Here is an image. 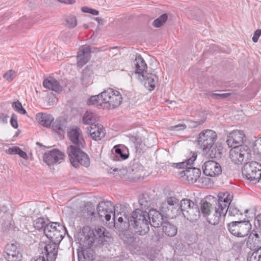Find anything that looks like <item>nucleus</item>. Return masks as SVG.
<instances>
[{
    "instance_id": "nucleus-1",
    "label": "nucleus",
    "mask_w": 261,
    "mask_h": 261,
    "mask_svg": "<svg viewBox=\"0 0 261 261\" xmlns=\"http://www.w3.org/2000/svg\"><path fill=\"white\" fill-rule=\"evenodd\" d=\"M217 140V135L215 131L206 129L201 131L196 139L199 148L211 159H219L221 158V149L217 147L215 143Z\"/></svg>"
},
{
    "instance_id": "nucleus-2",
    "label": "nucleus",
    "mask_w": 261,
    "mask_h": 261,
    "mask_svg": "<svg viewBox=\"0 0 261 261\" xmlns=\"http://www.w3.org/2000/svg\"><path fill=\"white\" fill-rule=\"evenodd\" d=\"M219 211L217 210L216 216H213L210 218V221L214 224H219L227 213L231 217H239L242 215V213L235 205L230 204L231 198L228 192L219 193Z\"/></svg>"
},
{
    "instance_id": "nucleus-3",
    "label": "nucleus",
    "mask_w": 261,
    "mask_h": 261,
    "mask_svg": "<svg viewBox=\"0 0 261 261\" xmlns=\"http://www.w3.org/2000/svg\"><path fill=\"white\" fill-rule=\"evenodd\" d=\"M148 217V212L137 208L128 218H125L136 234L144 236L149 231L150 220Z\"/></svg>"
},
{
    "instance_id": "nucleus-4",
    "label": "nucleus",
    "mask_w": 261,
    "mask_h": 261,
    "mask_svg": "<svg viewBox=\"0 0 261 261\" xmlns=\"http://www.w3.org/2000/svg\"><path fill=\"white\" fill-rule=\"evenodd\" d=\"M248 248L254 251L248 253L247 261H261V220L257 219L254 228L248 237L246 243Z\"/></svg>"
},
{
    "instance_id": "nucleus-5",
    "label": "nucleus",
    "mask_w": 261,
    "mask_h": 261,
    "mask_svg": "<svg viewBox=\"0 0 261 261\" xmlns=\"http://www.w3.org/2000/svg\"><path fill=\"white\" fill-rule=\"evenodd\" d=\"M135 73L138 78L144 83L145 87L149 91H152L158 81V76L153 73L147 72V66L140 55H137L134 61Z\"/></svg>"
},
{
    "instance_id": "nucleus-6",
    "label": "nucleus",
    "mask_w": 261,
    "mask_h": 261,
    "mask_svg": "<svg viewBox=\"0 0 261 261\" xmlns=\"http://www.w3.org/2000/svg\"><path fill=\"white\" fill-rule=\"evenodd\" d=\"M81 148L70 145L67 149L70 163L76 168H79L80 165L88 167L90 164L88 154L82 151Z\"/></svg>"
},
{
    "instance_id": "nucleus-7",
    "label": "nucleus",
    "mask_w": 261,
    "mask_h": 261,
    "mask_svg": "<svg viewBox=\"0 0 261 261\" xmlns=\"http://www.w3.org/2000/svg\"><path fill=\"white\" fill-rule=\"evenodd\" d=\"M83 233L85 238L83 243L88 246H92L95 240L103 242L105 238H110L111 234L103 226H97L95 229H91L89 227H84Z\"/></svg>"
},
{
    "instance_id": "nucleus-8",
    "label": "nucleus",
    "mask_w": 261,
    "mask_h": 261,
    "mask_svg": "<svg viewBox=\"0 0 261 261\" xmlns=\"http://www.w3.org/2000/svg\"><path fill=\"white\" fill-rule=\"evenodd\" d=\"M101 96L104 101L102 103L103 109H115L122 102V96L120 92L111 88L102 92Z\"/></svg>"
},
{
    "instance_id": "nucleus-9",
    "label": "nucleus",
    "mask_w": 261,
    "mask_h": 261,
    "mask_svg": "<svg viewBox=\"0 0 261 261\" xmlns=\"http://www.w3.org/2000/svg\"><path fill=\"white\" fill-rule=\"evenodd\" d=\"M231 148L229 157L234 164L241 165L251 159L252 155L248 146L239 145Z\"/></svg>"
},
{
    "instance_id": "nucleus-10",
    "label": "nucleus",
    "mask_w": 261,
    "mask_h": 261,
    "mask_svg": "<svg viewBox=\"0 0 261 261\" xmlns=\"http://www.w3.org/2000/svg\"><path fill=\"white\" fill-rule=\"evenodd\" d=\"M227 227L231 234L238 238L246 237L252 228V225L248 220L232 221L227 224Z\"/></svg>"
},
{
    "instance_id": "nucleus-11",
    "label": "nucleus",
    "mask_w": 261,
    "mask_h": 261,
    "mask_svg": "<svg viewBox=\"0 0 261 261\" xmlns=\"http://www.w3.org/2000/svg\"><path fill=\"white\" fill-rule=\"evenodd\" d=\"M179 200L175 197H168L165 202H163L160 210L165 216L174 217L179 215Z\"/></svg>"
},
{
    "instance_id": "nucleus-12",
    "label": "nucleus",
    "mask_w": 261,
    "mask_h": 261,
    "mask_svg": "<svg viewBox=\"0 0 261 261\" xmlns=\"http://www.w3.org/2000/svg\"><path fill=\"white\" fill-rule=\"evenodd\" d=\"M242 173L247 179L258 182L261 178V164L256 162L246 163Z\"/></svg>"
},
{
    "instance_id": "nucleus-13",
    "label": "nucleus",
    "mask_w": 261,
    "mask_h": 261,
    "mask_svg": "<svg viewBox=\"0 0 261 261\" xmlns=\"http://www.w3.org/2000/svg\"><path fill=\"white\" fill-rule=\"evenodd\" d=\"M7 261H21L22 259V249L17 243L8 244L3 255Z\"/></svg>"
},
{
    "instance_id": "nucleus-14",
    "label": "nucleus",
    "mask_w": 261,
    "mask_h": 261,
    "mask_svg": "<svg viewBox=\"0 0 261 261\" xmlns=\"http://www.w3.org/2000/svg\"><path fill=\"white\" fill-rule=\"evenodd\" d=\"M200 206L199 208L200 215H201L203 217L206 219L207 221L212 225H216L217 224H214L210 221V218L212 216H216V212L219 207V199L214 206L212 203L208 202L206 201L201 200L200 203Z\"/></svg>"
},
{
    "instance_id": "nucleus-15",
    "label": "nucleus",
    "mask_w": 261,
    "mask_h": 261,
    "mask_svg": "<svg viewBox=\"0 0 261 261\" xmlns=\"http://www.w3.org/2000/svg\"><path fill=\"white\" fill-rule=\"evenodd\" d=\"M65 158L64 152L59 149H54L45 152L43 155L44 162L49 166L60 164Z\"/></svg>"
},
{
    "instance_id": "nucleus-16",
    "label": "nucleus",
    "mask_w": 261,
    "mask_h": 261,
    "mask_svg": "<svg viewBox=\"0 0 261 261\" xmlns=\"http://www.w3.org/2000/svg\"><path fill=\"white\" fill-rule=\"evenodd\" d=\"M113 210H115V207L110 201H102L99 203L97 207L98 216L102 221L105 219L109 221L111 219Z\"/></svg>"
},
{
    "instance_id": "nucleus-17",
    "label": "nucleus",
    "mask_w": 261,
    "mask_h": 261,
    "mask_svg": "<svg viewBox=\"0 0 261 261\" xmlns=\"http://www.w3.org/2000/svg\"><path fill=\"white\" fill-rule=\"evenodd\" d=\"M58 243L49 240L43 244L42 253L47 261H55L58 254Z\"/></svg>"
},
{
    "instance_id": "nucleus-18",
    "label": "nucleus",
    "mask_w": 261,
    "mask_h": 261,
    "mask_svg": "<svg viewBox=\"0 0 261 261\" xmlns=\"http://www.w3.org/2000/svg\"><path fill=\"white\" fill-rule=\"evenodd\" d=\"M182 180H186L189 183H194L199 178L201 170L199 168L189 167L179 173Z\"/></svg>"
},
{
    "instance_id": "nucleus-19",
    "label": "nucleus",
    "mask_w": 261,
    "mask_h": 261,
    "mask_svg": "<svg viewBox=\"0 0 261 261\" xmlns=\"http://www.w3.org/2000/svg\"><path fill=\"white\" fill-rule=\"evenodd\" d=\"M203 173L208 176H218L222 172L220 165L213 161H208L202 166Z\"/></svg>"
},
{
    "instance_id": "nucleus-20",
    "label": "nucleus",
    "mask_w": 261,
    "mask_h": 261,
    "mask_svg": "<svg viewBox=\"0 0 261 261\" xmlns=\"http://www.w3.org/2000/svg\"><path fill=\"white\" fill-rule=\"evenodd\" d=\"M245 138V135L243 131L236 130L230 133L227 136L226 142L229 147H231L241 145V143H243Z\"/></svg>"
},
{
    "instance_id": "nucleus-21",
    "label": "nucleus",
    "mask_w": 261,
    "mask_h": 261,
    "mask_svg": "<svg viewBox=\"0 0 261 261\" xmlns=\"http://www.w3.org/2000/svg\"><path fill=\"white\" fill-rule=\"evenodd\" d=\"M160 212L152 208L148 212V217L150 220V226L154 227H159L163 225V223L165 222L164 221V216L166 218L168 216H165L161 211Z\"/></svg>"
},
{
    "instance_id": "nucleus-22",
    "label": "nucleus",
    "mask_w": 261,
    "mask_h": 261,
    "mask_svg": "<svg viewBox=\"0 0 261 261\" xmlns=\"http://www.w3.org/2000/svg\"><path fill=\"white\" fill-rule=\"evenodd\" d=\"M91 48L90 46H82L76 57L77 66L82 68L87 64L91 58Z\"/></svg>"
},
{
    "instance_id": "nucleus-23",
    "label": "nucleus",
    "mask_w": 261,
    "mask_h": 261,
    "mask_svg": "<svg viewBox=\"0 0 261 261\" xmlns=\"http://www.w3.org/2000/svg\"><path fill=\"white\" fill-rule=\"evenodd\" d=\"M91 246L83 243L81 251L77 252L79 261H93L95 259V252Z\"/></svg>"
},
{
    "instance_id": "nucleus-24",
    "label": "nucleus",
    "mask_w": 261,
    "mask_h": 261,
    "mask_svg": "<svg viewBox=\"0 0 261 261\" xmlns=\"http://www.w3.org/2000/svg\"><path fill=\"white\" fill-rule=\"evenodd\" d=\"M87 129L91 137L95 141L100 140L105 136V130L101 125L91 124Z\"/></svg>"
},
{
    "instance_id": "nucleus-25",
    "label": "nucleus",
    "mask_w": 261,
    "mask_h": 261,
    "mask_svg": "<svg viewBox=\"0 0 261 261\" xmlns=\"http://www.w3.org/2000/svg\"><path fill=\"white\" fill-rule=\"evenodd\" d=\"M81 133V129L77 127L72 129L68 133V136L71 141L75 145V147L84 148V141L83 139L80 138Z\"/></svg>"
},
{
    "instance_id": "nucleus-26",
    "label": "nucleus",
    "mask_w": 261,
    "mask_h": 261,
    "mask_svg": "<svg viewBox=\"0 0 261 261\" xmlns=\"http://www.w3.org/2000/svg\"><path fill=\"white\" fill-rule=\"evenodd\" d=\"M36 118L38 123L45 127H50L54 120V118L51 115L45 113H37Z\"/></svg>"
},
{
    "instance_id": "nucleus-27",
    "label": "nucleus",
    "mask_w": 261,
    "mask_h": 261,
    "mask_svg": "<svg viewBox=\"0 0 261 261\" xmlns=\"http://www.w3.org/2000/svg\"><path fill=\"white\" fill-rule=\"evenodd\" d=\"M43 85L44 88L58 93L62 91V87L60 85L58 81L53 77H49L45 79L43 81Z\"/></svg>"
},
{
    "instance_id": "nucleus-28",
    "label": "nucleus",
    "mask_w": 261,
    "mask_h": 261,
    "mask_svg": "<svg viewBox=\"0 0 261 261\" xmlns=\"http://www.w3.org/2000/svg\"><path fill=\"white\" fill-rule=\"evenodd\" d=\"M214 226H206L203 230V237L211 244L214 242L218 235V229Z\"/></svg>"
},
{
    "instance_id": "nucleus-29",
    "label": "nucleus",
    "mask_w": 261,
    "mask_h": 261,
    "mask_svg": "<svg viewBox=\"0 0 261 261\" xmlns=\"http://www.w3.org/2000/svg\"><path fill=\"white\" fill-rule=\"evenodd\" d=\"M189 210H187L183 212L184 217L187 220L191 222H194L197 220L200 217L199 208L197 204Z\"/></svg>"
},
{
    "instance_id": "nucleus-30",
    "label": "nucleus",
    "mask_w": 261,
    "mask_h": 261,
    "mask_svg": "<svg viewBox=\"0 0 261 261\" xmlns=\"http://www.w3.org/2000/svg\"><path fill=\"white\" fill-rule=\"evenodd\" d=\"M53 224H54L55 241L60 242L63 239L66 233V228L58 222H53Z\"/></svg>"
},
{
    "instance_id": "nucleus-31",
    "label": "nucleus",
    "mask_w": 261,
    "mask_h": 261,
    "mask_svg": "<svg viewBox=\"0 0 261 261\" xmlns=\"http://www.w3.org/2000/svg\"><path fill=\"white\" fill-rule=\"evenodd\" d=\"M51 128L53 130L59 134H63L66 126V122L65 119L62 117H59L51 123Z\"/></svg>"
},
{
    "instance_id": "nucleus-32",
    "label": "nucleus",
    "mask_w": 261,
    "mask_h": 261,
    "mask_svg": "<svg viewBox=\"0 0 261 261\" xmlns=\"http://www.w3.org/2000/svg\"><path fill=\"white\" fill-rule=\"evenodd\" d=\"M93 72L91 68L87 67L83 70L82 76L81 77L82 84L87 87L93 83L92 81Z\"/></svg>"
},
{
    "instance_id": "nucleus-33",
    "label": "nucleus",
    "mask_w": 261,
    "mask_h": 261,
    "mask_svg": "<svg viewBox=\"0 0 261 261\" xmlns=\"http://www.w3.org/2000/svg\"><path fill=\"white\" fill-rule=\"evenodd\" d=\"M117 216H116L115 212H114L113 220H114V226L115 228H118L122 231L126 230L128 227H130L129 221L127 220L126 221H123V219L122 217H119L118 218Z\"/></svg>"
},
{
    "instance_id": "nucleus-34",
    "label": "nucleus",
    "mask_w": 261,
    "mask_h": 261,
    "mask_svg": "<svg viewBox=\"0 0 261 261\" xmlns=\"http://www.w3.org/2000/svg\"><path fill=\"white\" fill-rule=\"evenodd\" d=\"M115 152L114 160H124L128 158L129 153L125 148H121L119 146H115L113 150Z\"/></svg>"
},
{
    "instance_id": "nucleus-35",
    "label": "nucleus",
    "mask_w": 261,
    "mask_h": 261,
    "mask_svg": "<svg viewBox=\"0 0 261 261\" xmlns=\"http://www.w3.org/2000/svg\"><path fill=\"white\" fill-rule=\"evenodd\" d=\"M163 232L168 236L173 237L177 234V228L176 226L169 222L165 221L162 225Z\"/></svg>"
},
{
    "instance_id": "nucleus-36",
    "label": "nucleus",
    "mask_w": 261,
    "mask_h": 261,
    "mask_svg": "<svg viewBox=\"0 0 261 261\" xmlns=\"http://www.w3.org/2000/svg\"><path fill=\"white\" fill-rule=\"evenodd\" d=\"M197 156V155L196 153H193L192 156L185 162H182L178 163H173L172 166L179 169H184L185 168L187 169V168H189V167L191 166L193 164L194 161L196 160Z\"/></svg>"
},
{
    "instance_id": "nucleus-37",
    "label": "nucleus",
    "mask_w": 261,
    "mask_h": 261,
    "mask_svg": "<svg viewBox=\"0 0 261 261\" xmlns=\"http://www.w3.org/2000/svg\"><path fill=\"white\" fill-rule=\"evenodd\" d=\"M195 203L190 199L184 198L182 199L179 204V215L181 213L183 214V212L189 210L191 207L193 206Z\"/></svg>"
},
{
    "instance_id": "nucleus-38",
    "label": "nucleus",
    "mask_w": 261,
    "mask_h": 261,
    "mask_svg": "<svg viewBox=\"0 0 261 261\" xmlns=\"http://www.w3.org/2000/svg\"><path fill=\"white\" fill-rule=\"evenodd\" d=\"M139 202L141 208L146 209L151 205V200L148 194H143L139 197Z\"/></svg>"
},
{
    "instance_id": "nucleus-39",
    "label": "nucleus",
    "mask_w": 261,
    "mask_h": 261,
    "mask_svg": "<svg viewBox=\"0 0 261 261\" xmlns=\"http://www.w3.org/2000/svg\"><path fill=\"white\" fill-rule=\"evenodd\" d=\"M53 222L48 223L44 227L43 232L45 236L49 240L55 241L54 230Z\"/></svg>"
},
{
    "instance_id": "nucleus-40",
    "label": "nucleus",
    "mask_w": 261,
    "mask_h": 261,
    "mask_svg": "<svg viewBox=\"0 0 261 261\" xmlns=\"http://www.w3.org/2000/svg\"><path fill=\"white\" fill-rule=\"evenodd\" d=\"M103 102V100L102 99L101 93L97 95L91 96L88 100L89 105H94L97 107H100L101 108H102V103Z\"/></svg>"
},
{
    "instance_id": "nucleus-41",
    "label": "nucleus",
    "mask_w": 261,
    "mask_h": 261,
    "mask_svg": "<svg viewBox=\"0 0 261 261\" xmlns=\"http://www.w3.org/2000/svg\"><path fill=\"white\" fill-rule=\"evenodd\" d=\"M47 224L45 219L42 217L38 218L33 222L35 228L38 230L44 229Z\"/></svg>"
},
{
    "instance_id": "nucleus-42",
    "label": "nucleus",
    "mask_w": 261,
    "mask_h": 261,
    "mask_svg": "<svg viewBox=\"0 0 261 261\" xmlns=\"http://www.w3.org/2000/svg\"><path fill=\"white\" fill-rule=\"evenodd\" d=\"M168 15L167 14H163L159 18L155 19L153 22L152 25L155 28H159L162 26L165 22L167 20Z\"/></svg>"
},
{
    "instance_id": "nucleus-43",
    "label": "nucleus",
    "mask_w": 261,
    "mask_h": 261,
    "mask_svg": "<svg viewBox=\"0 0 261 261\" xmlns=\"http://www.w3.org/2000/svg\"><path fill=\"white\" fill-rule=\"evenodd\" d=\"M12 107L16 112L20 114L25 115L27 113L26 110L23 108L21 103L18 100L13 102Z\"/></svg>"
},
{
    "instance_id": "nucleus-44",
    "label": "nucleus",
    "mask_w": 261,
    "mask_h": 261,
    "mask_svg": "<svg viewBox=\"0 0 261 261\" xmlns=\"http://www.w3.org/2000/svg\"><path fill=\"white\" fill-rule=\"evenodd\" d=\"M66 25L69 28H74L77 25V20L75 16L70 15L66 19Z\"/></svg>"
},
{
    "instance_id": "nucleus-45",
    "label": "nucleus",
    "mask_w": 261,
    "mask_h": 261,
    "mask_svg": "<svg viewBox=\"0 0 261 261\" xmlns=\"http://www.w3.org/2000/svg\"><path fill=\"white\" fill-rule=\"evenodd\" d=\"M92 114H90L87 112L84 115L83 117V122L84 124H93L92 123Z\"/></svg>"
},
{
    "instance_id": "nucleus-46",
    "label": "nucleus",
    "mask_w": 261,
    "mask_h": 261,
    "mask_svg": "<svg viewBox=\"0 0 261 261\" xmlns=\"http://www.w3.org/2000/svg\"><path fill=\"white\" fill-rule=\"evenodd\" d=\"M231 95L229 93L222 94L213 93L211 94V97L215 99H224Z\"/></svg>"
},
{
    "instance_id": "nucleus-47",
    "label": "nucleus",
    "mask_w": 261,
    "mask_h": 261,
    "mask_svg": "<svg viewBox=\"0 0 261 261\" xmlns=\"http://www.w3.org/2000/svg\"><path fill=\"white\" fill-rule=\"evenodd\" d=\"M187 125L185 124H178L169 127V129L171 131H180L185 129Z\"/></svg>"
},
{
    "instance_id": "nucleus-48",
    "label": "nucleus",
    "mask_w": 261,
    "mask_h": 261,
    "mask_svg": "<svg viewBox=\"0 0 261 261\" xmlns=\"http://www.w3.org/2000/svg\"><path fill=\"white\" fill-rule=\"evenodd\" d=\"M82 12L84 13H88L91 14L93 15H98L99 14V11L90 8L88 7H83L82 8Z\"/></svg>"
},
{
    "instance_id": "nucleus-49",
    "label": "nucleus",
    "mask_w": 261,
    "mask_h": 261,
    "mask_svg": "<svg viewBox=\"0 0 261 261\" xmlns=\"http://www.w3.org/2000/svg\"><path fill=\"white\" fill-rule=\"evenodd\" d=\"M15 72L10 70L8 72L5 73L4 75V77L8 81H12L14 78Z\"/></svg>"
},
{
    "instance_id": "nucleus-50",
    "label": "nucleus",
    "mask_w": 261,
    "mask_h": 261,
    "mask_svg": "<svg viewBox=\"0 0 261 261\" xmlns=\"http://www.w3.org/2000/svg\"><path fill=\"white\" fill-rule=\"evenodd\" d=\"M130 140L134 143L136 147L140 146L142 143L141 138L138 136H132L130 138Z\"/></svg>"
},
{
    "instance_id": "nucleus-51",
    "label": "nucleus",
    "mask_w": 261,
    "mask_h": 261,
    "mask_svg": "<svg viewBox=\"0 0 261 261\" xmlns=\"http://www.w3.org/2000/svg\"><path fill=\"white\" fill-rule=\"evenodd\" d=\"M255 212L256 210L254 208H250L249 209H247L245 211V213L246 214V216L248 217H253L255 216Z\"/></svg>"
},
{
    "instance_id": "nucleus-52",
    "label": "nucleus",
    "mask_w": 261,
    "mask_h": 261,
    "mask_svg": "<svg viewBox=\"0 0 261 261\" xmlns=\"http://www.w3.org/2000/svg\"><path fill=\"white\" fill-rule=\"evenodd\" d=\"M254 150L257 154H261V137L254 145Z\"/></svg>"
},
{
    "instance_id": "nucleus-53",
    "label": "nucleus",
    "mask_w": 261,
    "mask_h": 261,
    "mask_svg": "<svg viewBox=\"0 0 261 261\" xmlns=\"http://www.w3.org/2000/svg\"><path fill=\"white\" fill-rule=\"evenodd\" d=\"M10 122L11 125L15 128H17L18 126L17 120V117L15 115L11 116Z\"/></svg>"
},
{
    "instance_id": "nucleus-54",
    "label": "nucleus",
    "mask_w": 261,
    "mask_h": 261,
    "mask_svg": "<svg viewBox=\"0 0 261 261\" xmlns=\"http://www.w3.org/2000/svg\"><path fill=\"white\" fill-rule=\"evenodd\" d=\"M19 148H20L17 146L10 147L7 152L10 154H18Z\"/></svg>"
},
{
    "instance_id": "nucleus-55",
    "label": "nucleus",
    "mask_w": 261,
    "mask_h": 261,
    "mask_svg": "<svg viewBox=\"0 0 261 261\" xmlns=\"http://www.w3.org/2000/svg\"><path fill=\"white\" fill-rule=\"evenodd\" d=\"M259 30L255 31L252 37V41L256 43L257 42L259 37L260 36Z\"/></svg>"
},
{
    "instance_id": "nucleus-56",
    "label": "nucleus",
    "mask_w": 261,
    "mask_h": 261,
    "mask_svg": "<svg viewBox=\"0 0 261 261\" xmlns=\"http://www.w3.org/2000/svg\"><path fill=\"white\" fill-rule=\"evenodd\" d=\"M30 261H47L44 255L42 256H37L32 258Z\"/></svg>"
},
{
    "instance_id": "nucleus-57",
    "label": "nucleus",
    "mask_w": 261,
    "mask_h": 261,
    "mask_svg": "<svg viewBox=\"0 0 261 261\" xmlns=\"http://www.w3.org/2000/svg\"><path fill=\"white\" fill-rule=\"evenodd\" d=\"M18 154L22 158L27 159L28 158L27 154L25 152L23 151L21 149L19 148Z\"/></svg>"
},
{
    "instance_id": "nucleus-58",
    "label": "nucleus",
    "mask_w": 261,
    "mask_h": 261,
    "mask_svg": "<svg viewBox=\"0 0 261 261\" xmlns=\"http://www.w3.org/2000/svg\"><path fill=\"white\" fill-rule=\"evenodd\" d=\"M59 2L66 4L71 5L75 2V0H58Z\"/></svg>"
},
{
    "instance_id": "nucleus-59",
    "label": "nucleus",
    "mask_w": 261,
    "mask_h": 261,
    "mask_svg": "<svg viewBox=\"0 0 261 261\" xmlns=\"http://www.w3.org/2000/svg\"><path fill=\"white\" fill-rule=\"evenodd\" d=\"M105 49H101L100 48H94L93 49H91V53H96L99 51H104Z\"/></svg>"
},
{
    "instance_id": "nucleus-60",
    "label": "nucleus",
    "mask_w": 261,
    "mask_h": 261,
    "mask_svg": "<svg viewBox=\"0 0 261 261\" xmlns=\"http://www.w3.org/2000/svg\"><path fill=\"white\" fill-rule=\"evenodd\" d=\"M7 117L5 116V114L1 113L0 114V121H2L3 122H5L6 121Z\"/></svg>"
},
{
    "instance_id": "nucleus-61",
    "label": "nucleus",
    "mask_w": 261,
    "mask_h": 261,
    "mask_svg": "<svg viewBox=\"0 0 261 261\" xmlns=\"http://www.w3.org/2000/svg\"><path fill=\"white\" fill-rule=\"evenodd\" d=\"M203 122H204V121H202V120H200V121H196V122H194L195 124L194 125V127H196L197 126H198L199 125H201Z\"/></svg>"
},
{
    "instance_id": "nucleus-62",
    "label": "nucleus",
    "mask_w": 261,
    "mask_h": 261,
    "mask_svg": "<svg viewBox=\"0 0 261 261\" xmlns=\"http://www.w3.org/2000/svg\"><path fill=\"white\" fill-rule=\"evenodd\" d=\"M84 27L85 29H88L89 28L88 25L86 24H84Z\"/></svg>"
},
{
    "instance_id": "nucleus-63",
    "label": "nucleus",
    "mask_w": 261,
    "mask_h": 261,
    "mask_svg": "<svg viewBox=\"0 0 261 261\" xmlns=\"http://www.w3.org/2000/svg\"><path fill=\"white\" fill-rule=\"evenodd\" d=\"M19 134V132H17L15 135L17 136Z\"/></svg>"
},
{
    "instance_id": "nucleus-64",
    "label": "nucleus",
    "mask_w": 261,
    "mask_h": 261,
    "mask_svg": "<svg viewBox=\"0 0 261 261\" xmlns=\"http://www.w3.org/2000/svg\"><path fill=\"white\" fill-rule=\"evenodd\" d=\"M260 35L261 36V30H259Z\"/></svg>"
}]
</instances>
